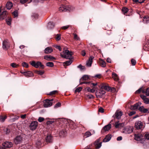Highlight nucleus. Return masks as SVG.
Listing matches in <instances>:
<instances>
[{
    "mask_svg": "<svg viewBox=\"0 0 149 149\" xmlns=\"http://www.w3.org/2000/svg\"><path fill=\"white\" fill-rule=\"evenodd\" d=\"M135 139L137 141H142L149 139V133L148 132H145L143 136L141 134H135Z\"/></svg>",
    "mask_w": 149,
    "mask_h": 149,
    "instance_id": "f257e3e1",
    "label": "nucleus"
},
{
    "mask_svg": "<svg viewBox=\"0 0 149 149\" xmlns=\"http://www.w3.org/2000/svg\"><path fill=\"white\" fill-rule=\"evenodd\" d=\"M61 56L63 58L67 59H70L72 58V56L73 53L71 52H70L68 50H65L63 51L61 53Z\"/></svg>",
    "mask_w": 149,
    "mask_h": 149,
    "instance_id": "f03ea898",
    "label": "nucleus"
},
{
    "mask_svg": "<svg viewBox=\"0 0 149 149\" xmlns=\"http://www.w3.org/2000/svg\"><path fill=\"white\" fill-rule=\"evenodd\" d=\"M30 63L32 66L36 68H38L39 67L40 68L43 69L45 68V66L42 64L41 63L40 61L36 62L35 61H33L30 62Z\"/></svg>",
    "mask_w": 149,
    "mask_h": 149,
    "instance_id": "7ed1b4c3",
    "label": "nucleus"
},
{
    "mask_svg": "<svg viewBox=\"0 0 149 149\" xmlns=\"http://www.w3.org/2000/svg\"><path fill=\"white\" fill-rule=\"evenodd\" d=\"M149 88H148L146 89H143L142 87L141 88L135 92V93L136 94H139L141 91H142L143 93L148 96H149Z\"/></svg>",
    "mask_w": 149,
    "mask_h": 149,
    "instance_id": "20e7f679",
    "label": "nucleus"
},
{
    "mask_svg": "<svg viewBox=\"0 0 149 149\" xmlns=\"http://www.w3.org/2000/svg\"><path fill=\"white\" fill-rule=\"evenodd\" d=\"M133 129L132 126H128L123 129V132L126 134H130L133 132Z\"/></svg>",
    "mask_w": 149,
    "mask_h": 149,
    "instance_id": "39448f33",
    "label": "nucleus"
},
{
    "mask_svg": "<svg viewBox=\"0 0 149 149\" xmlns=\"http://www.w3.org/2000/svg\"><path fill=\"white\" fill-rule=\"evenodd\" d=\"M106 93L105 91L100 88V89L96 91L95 94L97 97H101Z\"/></svg>",
    "mask_w": 149,
    "mask_h": 149,
    "instance_id": "423d86ee",
    "label": "nucleus"
},
{
    "mask_svg": "<svg viewBox=\"0 0 149 149\" xmlns=\"http://www.w3.org/2000/svg\"><path fill=\"white\" fill-rule=\"evenodd\" d=\"M10 44L8 40H5L3 43V48L5 50H7L10 47Z\"/></svg>",
    "mask_w": 149,
    "mask_h": 149,
    "instance_id": "0eeeda50",
    "label": "nucleus"
},
{
    "mask_svg": "<svg viewBox=\"0 0 149 149\" xmlns=\"http://www.w3.org/2000/svg\"><path fill=\"white\" fill-rule=\"evenodd\" d=\"M100 138L98 139L95 141L94 143L95 148L96 149H99L102 146V142L100 141Z\"/></svg>",
    "mask_w": 149,
    "mask_h": 149,
    "instance_id": "6e6552de",
    "label": "nucleus"
},
{
    "mask_svg": "<svg viewBox=\"0 0 149 149\" xmlns=\"http://www.w3.org/2000/svg\"><path fill=\"white\" fill-rule=\"evenodd\" d=\"M135 127L137 130L142 129L143 128L142 123L140 121L136 122L135 124Z\"/></svg>",
    "mask_w": 149,
    "mask_h": 149,
    "instance_id": "1a4fd4ad",
    "label": "nucleus"
},
{
    "mask_svg": "<svg viewBox=\"0 0 149 149\" xmlns=\"http://www.w3.org/2000/svg\"><path fill=\"white\" fill-rule=\"evenodd\" d=\"M38 125V122L37 121L32 122L30 126V129L32 130H35Z\"/></svg>",
    "mask_w": 149,
    "mask_h": 149,
    "instance_id": "9d476101",
    "label": "nucleus"
},
{
    "mask_svg": "<svg viewBox=\"0 0 149 149\" xmlns=\"http://www.w3.org/2000/svg\"><path fill=\"white\" fill-rule=\"evenodd\" d=\"M53 100V99H52L50 100L49 99H46L45 100V102L43 105L44 107H48L51 106L52 104V101Z\"/></svg>",
    "mask_w": 149,
    "mask_h": 149,
    "instance_id": "9b49d317",
    "label": "nucleus"
},
{
    "mask_svg": "<svg viewBox=\"0 0 149 149\" xmlns=\"http://www.w3.org/2000/svg\"><path fill=\"white\" fill-rule=\"evenodd\" d=\"M22 138L20 136H17L14 139V142L16 144H18L21 143L22 141Z\"/></svg>",
    "mask_w": 149,
    "mask_h": 149,
    "instance_id": "f8f14e48",
    "label": "nucleus"
},
{
    "mask_svg": "<svg viewBox=\"0 0 149 149\" xmlns=\"http://www.w3.org/2000/svg\"><path fill=\"white\" fill-rule=\"evenodd\" d=\"M125 125L124 123H120L119 121H116L115 123L114 126L116 128H121Z\"/></svg>",
    "mask_w": 149,
    "mask_h": 149,
    "instance_id": "ddd939ff",
    "label": "nucleus"
},
{
    "mask_svg": "<svg viewBox=\"0 0 149 149\" xmlns=\"http://www.w3.org/2000/svg\"><path fill=\"white\" fill-rule=\"evenodd\" d=\"M123 113L121 111H116L115 114L114 118L119 119L120 118Z\"/></svg>",
    "mask_w": 149,
    "mask_h": 149,
    "instance_id": "4468645a",
    "label": "nucleus"
},
{
    "mask_svg": "<svg viewBox=\"0 0 149 149\" xmlns=\"http://www.w3.org/2000/svg\"><path fill=\"white\" fill-rule=\"evenodd\" d=\"M3 146L6 148H10L12 146L13 144L11 142L9 141H6L3 144Z\"/></svg>",
    "mask_w": 149,
    "mask_h": 149,
    "instance_id": "2eb2a0df",
    "label": "nucleus"
},
{
    "mask_svg": "<svg viewBox=\"0 0 149 149\" xmlns=\"http://www.w3.org/2000/svg\"><path fill=\"white\" fill-rule=\"evenodd\" d=\"M68 10H69L68 7L63 5L61 6L59 9V10L60 12H65Z\"/></svg>",
    "mask_w": 149,
    "mask_h": 149,
    "instance_id": "dca6fc26",
    "label": "nucleus"
},
{
    "mask_svg": "<svg viewBox=\"0 0 149 149\" xmlns=\"http://www.w3.org/2000/svg\"><path fill=\"white\" fill-rule=\"evenodd\" d=\"M8 13L6 11L3 12L0 15V20H2L6 17Z\"/></svg>",
    "mask_w": 149,
    "mask_h": 149,
    "instance_id": "f3484780",
    "label": "nucleus"
},
{
    "mask_svg": "<svg viewBox=\"0 0 149 149\" xmlns=\"http://www.w3.org/2000/svg\"><path fill=\"white\" fill-rule=\"evenodd\" d=\"M94 58V57L93 56H90L88 60L87 61L86 65L87 66L89 67H91L92 63V60Z\"/></svg>",
    "mask_w": 149,
    "mask_h": 149,
    "instance_id": "a211bd4d",
    "label": "nucleus"
},
{
    "mask_svg": "<svg viewBox=\"0 0 149 149\" xmlns=\"http://www.w3.org/2000/svg\"><path fill=\"white\" fill-rule=\"evenodd\" d=\"M100 88L102 90H105L107 91H110L111 87L107 86L105 84H102Z\"/></svg>",
    "mask_w": 149,
    "mask_h": 149,
    "instance_id": "6ab92c4d",
    "label": "nucleus"
},
{
    "mask_svg": "<svg viewBox=\"0 0 149 149\" xmlns=\"http://www.w3.org/2000/svg\"><path fill=\"white\" fill-rule=\"evenodd\" d=\"M53 51V49L51 47H48L46 48L44 50V52L46 54H50Z\"/></svg>",
    "mask_w": 149,
    "mask_h": 149,
    "instance_id": "aec40b11",
    "label": "nucleus"
},
{
    "mask_svg": "<svg viewBox=\"0 0 149 149\" xmlns=\"http://www.w3.org/2000/svg\"><path fill=\"white\" fill-rule=\"evenodd\" d=\"M44 59L48 61H51L53 59H55V58L52 56L46 55L44 56Z\"/></svg>",
    "mask_w": 149,
    "mask_h": 149,
    "instance_id": "412c9836",
    "label": "nucleus"
},
{
    "mask_svg": "<svg viewBox=\"0 0 149 149\" xmlns=\"http://www.w3.org/2000/svg\"><path fill=\"white\" fill-rule=\"evenodd\" d=\"M140 96L141 98L143 100L145 103L147 104L149 103V100L148 98H146L145 96L144 95H141Z\"/></svg>",
    "mask_w": 149,
    "mask_h": 149,
    "instance_id": "4be33fe9",
    "label": "nucleus"
},
{
    "mask_svg": "<svg viewBox=\"0 0 149 149\" xmlns=\"http://www.w3.org/2000/svg\"><path fill=\"white\" fill-rule=\"evenodd\" d=\"M141 102H139L135 104L134 105L131 107V109L133 110H136L138 109L139 105H141Z\"/></svg>",
    "mask_w": 149,
    "mask_h": 149,
    "instance_id": "5701e85b",
    "label": "nucleus"
},
{
    "mask_svg": "<svg viewBox=\"0 0 149 149\" xmlns=\"http://www.w3.org/2000/svg\"><path fill=\"white\" fill-rule=\"evenodd\" d=\"M111 138V135L108 134L103 139V142H106L110 141Z\"/></svg>",
    "mask_w": 149,
    "mask_h": 149,
    "instance_id": "b1692460",
    "label": "nucleus"
},
{
    "mask_svg": "<svg viewBox=\"0 0 149 149\" xmlns=\"http://www.w3.org/2000/svg\"><path fill=\"white\" fill-rule=\"evenodd\" d=\"M13 6V3L10 1L8 2L6 5V8L8 10H10Z\"/></svg>",
    "mask_w": 149,
    "mask_h": 149,
    "instance_id": "393cba45",
    "label": "nucleus"
},
{
    "mask_svg": "<svg viewBox=\"0 0 149 149\" xmlns=\"http://www.w3.org/2000/svg\"><path fill=\"white\" fill-rule=\"evenodd\" d=\"M113 78L116 81H118L119 80V77L118 75L115 73L113 72L112 74Z\"/></svg>",
    "mask_w": 149,
    "mask_h": 149,
    "instance_id": "a878e982",
    "label": "nucleus"
},
{
    "mask_svg": "<svg viewBox=\"0 0 149 149\" xmlns=\"http://www.w3.org/2000/svg\"><path fill=\"white\" fill-rule=\"evenodd\" d=\"M69 127L71 129H74L76 128V126L75 124L74 123L72 122H70L69 125Z\"/></svg>",
    "mask_w": 149,
    "mask_h": 149,
    "instance_id": "bb28decb",
    "label": "nucleus"
},
{
    "mask_svg": "<svg viewBox=\"0 0 149 149\" xmlns=\"http://www.w3.org/2000/svg\"><path fill=\"white\" fill-rule=\"evenodd\" d=\"M146 41H148V40H147L146 38ZM148 42L147 43H146L143 47V49L146 51H148L149 50V46L148 45Z\"/></svg>",
    "mask_w": 149,
    "mask_h": 149,
    "instance_id": "cd10ccee",
    "label": "nucleus"
},
{
    "mask_svg": "<svg viewBox=\"0 0 149 149\" xmlns=\"http://www.w3.org/2000/svg\"><path fill=\"white\" fill-rule=\"evenodd\" d=\"M111 125L110 124H109L108 125L105 126L103 128V130L105 131H108L111 128Z\"/></svg>",
    "mask_w": 149,
    "mask_h": 149,
    "instance_id": "c85d7f7f",
    "label": "nucleus"
},
{
    "mask_svg": "<svg viewBox=\"0 0 149 149\" xmlns=\"http://www.w3.org/2000/svg\"><path fill=\"white\" fill-rule=\"evenodd\" d=\"M99 63L101 66L103 67H105L106 66V62L102 59H100Z\"/></svg>",
    "mask_w": 149,
    "mask_h": 149,
    "instance_id": "c756f323",
    "label": "nucleus"
},
{
    "mask_svg": "<svg viewBox=\"0 0 149 149\" xmlns=\"http://www.w3.org/2000/svg\"><path fill=\"white\" fill-rule=\"evenodd\" d=\"M149 17L148 16H145L143 17V22L144 23L147 24L148 23Z\"/></svg>",
    "mask_w": 149,
    "mask_h": 149,
    "instance_id": "7c9ffc66",
    "label": "nucleus"
},
{
    "mask_svg": "<svg viewBox=\"0 0 149 149\" xmlns=\"http://www.w3.org/2000/svg\"><path fill=\"white\" fill-rule=\"evenodd\" d=\"M52 137L51 135H48L46 138V141L47 142L50 143L52 141Z\"/></svg>",
    "mask_w": 149,
    "mask_h": 149,
    "instance_id": "2f4dec72",
    "label": "nucleus"
},
{
    "mask_svg": "<svg viewBox=\"0 0 149 149\" xmlns=\"http://www.w3.org/2000/svg\"><path fill=\"white\" fill-rule=\"evenodd\" d=\"M54 26V24L52 22H49L48 23L47 27L49 29L53 28Z\"/></svg>",
    "mask_w": 149,
    "mask_h": 149,
    "instance_id": "473e14b6",
    "label": "nucleus"
},
{
    "mask_svg": "<svg viewBox=\"0 0 149 149\" xmlns=\"http://www.w3.org/2000/svg\"><path fill=\"white\" fill-rule=\"evenodd\" d=\"M89 79V77L88 75H84L82 77L81 80L82 79L83 80H88Z\"/></svg>",
    "mask_w": 149,
    "mask_h": 149,
    "instance_id": "72a5a7b5",
    "label": "nucleus"
},
{
    "mask_svg": "<svg viewBox=\"0 0 149 149\" xmlns=\"http://www.w3.org/2000/svg\"><path fill=\"white\" fill-rule=\"evenodd\" d=\"M25 76L26 77H30L32 76L33 74L32 72L29 71L26 72Z\"/></svg>",
    "mask_w": 149,
    "mask_h": 149,
    "instance_id": "f704fd0d",
    "label": "nucleus"
},
{
    "mask_svg": "<svg viewBox=\"0 0 149 149\" xmlns=\"http://www.w3.org/2000/svg\"><path fill=\"white\" fill-rule=\"evenodd\" d=\"M6 22L8 25L11 24V18L10 17H8L6 19Z\"/></svg>",
    "mask_w": 149,
    "mask_h": 149,
    "instance_id": "c9c22d12",
    "label": "nucleus"
},
{
    "mask_svg": "<svg viewBox=\"0 0 149 149\" xmlns=\"http://www.w3.org/2000/svg\"><path fill=\"white\" fill-rule=\"evenodd\" d=\"M128 9L126 7H123L122 9V12L125 15L128 11Z\"/></svg>",
    "mask_w": 149,
    "mask_h": 149,
    "instance_id": "e433bc0d",
    "label": "nucleus"
},
{
    "mask_svg": "<svg viewBox=\"0 0 149 149\" xmlns=\"http://www.w3.org/2000/svg\"><path fill=\"white\" fill-rule=\"evenodd\" d=\"M72 62V61L71 60H70L64 63V64H65L66 66L70 65Z\"/></svg>",
    "mask_w": 149,
    "mask_h": 149,
    "instance_id": "4c0bfd02",
    "label": "nucleus"
},
{
    "mask_svg": "<svg viewBox=\"0 0 149 149\" xmlns=\"http://www.w3.org/2000/svg\"><path fill=\"white\" fill-rule=\"evenodd\" d=\"M35 72L37 74L41 75L44 73V71L36 70L35 71Z\"/></svg>",
    "mask_w": 149,
    "mask_h": 149,
    "instance_id": "58836bf2",
    "label": "nucleus"
},
{
    "mask_svg": "<svg viewBox=\"0 0 149 149\" xmlns=\"http://www.w3.org/2000/svg\"><path fill=\"white\" fill-rule=\"evenodd\" d=\"M3 131L6 134H8L10 132V130L9 129L7 128H5L3 129Z\"/></svg>",
    "mask_w": 149,
    "mask_h": 149,
    "instance_id": "ea45409f",
    "label": "nucleus"
},
{
    "mask_svg": "<svg viewBox=\"0 0 149 149\" xmlns=\"http://www.w3.org/2000/svg\"><path fill=\"white\" fill-rule=\"evenodd\" d=\"M66 132L64 130L61 131L59 133V135L61 136H64L65 135Z\"/></svg>",
    "mask_w": 149,
    "mask_h": 149,
    "instance_id": "a19ab883",
    "label": "nucleus"
},
{
    "mask_svg": "<svg viewBox=\"0 0 149 149\" xmlns=\"http://www.w3.org/2000/svg\"><path fill=\"white\" fill-rule=\"evenodd\" d=\"M7 118V116H0V121L1 122H3Z\"/></svg>",
    "mask_w": 149,
    "mask_h": 149,
    "instance_id": "79ce46f5",
    "label": "nucleus"
},
{
    "mask_svg": "<svg viewBox=\"0 0 149 149\" xmlns=\"http://www.w3.org/2000/svg\"><path fill=\"white\" fill-rule=\"evenodd\" d=\"M46 66L48 67H52L54 66V63L52 62H49L46 63Z\"/></svg>",
    "mask_w": 149,
    "mask_h": 149,
    "instance_id": "37998d69",
    "label": "nucleus"
},
{
    "mask_svg": "<svg viewBox=\"0 0 149 149\" xmlns=\"http://www.w3.org/2000/svg\"><path fill=\"white\" fill-rule=\"evenodd\" d=\"M61 38V34H57L56 36V39L57 41L59 40Z\"/></svg>",
    "mask_w": 149,
    "mask_h": 149,
    "instance_id": "c03bdc74",
    "label": "nucleus"
},
{
    "mask_svg": "<svg viewBox=\"0 0 149 149\" xmlns=\"http://www.w3.org/2000/svg\"><path fill=\"white\" fill-rule=\"evenodd\" d=\"M82 88L81 87H78L77 88L75 91V93H79L82 89Z\"/></svg>",
    "mask_w": 149,
    "mask_h": 149,
    "instance_id": "a18cd8bd",
    "label": "nucleus"
},
{
    "mask_svg": "<svg viewBox=\"0 0 149 149\" xmlns=\"http://www.w3.org/2000/svg\"><path fill=\"white\" fill-rule=\"evenodd\" d=\"M91 133L89 132H86L84 136H86V137H88L91 135Z\"/></svg>",
    "mask_w": 149,
    "mask_h": 149,
    "instance_id": "49530a36",
    "label": "nucleus"
},
{
    "mask_svg": "<svg viewBox=\"0 0 149 149\" xmlns=\"http://www.w3.org/2000/svg\"><path fill=\"white\" fill-rule=\"evenodd\" d=\"M73 34L74 36V40H80L79 38L77 36V35L76 33H74Z\"/></svg>",
    "mask_w": 149,
    "mask_h": 149,
    "instance_id": "de8ad7c7",
    "label": "nucleus"
},
{
    "mask_svg": "<svg viewBox=\"0 0 149 149\" xmlns=\"http://www.w3.org/2000/svg\"><path fill=\"white\" fill-rule=\"evenodd\" d=\"M10 65L13 68H16L19 66V65L18 64H17L15 63H11Z\"/></svg>",
    "mask_w": 149,
    "mask_h": 149,
    "instance_id": "09e8293b",
    "label": "nucleus"
},
{
    "mask_svg": "<svg viewBox=\"0 0 149 149\" xmlns=\"http://www.w3.org/2000/svg\"><path fill=\"white\" fill-rule=\"evenodd\" d=\"M22 66L24 67L27 68L29 67L28 64L25 62H24L22 63Z\"/></svg>",
    "mask_w": 149,
    "mask_h": 149,
    "instance_id": "8fccbe9b",
    "label": "nucleus"
},
{
    "mask_svg": "<svg viewBox=\"0 0 149 149\" xmlns=\"http://www.w3.org/2000/svg\"><path fill=\"white\" fill-rule=\"evenodd\" d=\"M58 91H54L52 92H51L49 94H48V95H52L55 94L57 93Z\"/></svg>",
    "mask_w": 149,
    "mask_h": 149,
    "instance_id": "3c124183",
    "label": "nucleus"
},
{
    "mask_svg": "<svg viewBox=\"0 0 149 149\" xmlns=\"http://www.w3.org/2000/svg\"><path fill=\"white\" fill-rule=\"evenodd\" d=\"M131 62L132 65H135L136 63V60L133 59H132L131 60Z\"/></svg>",
    "mask_w": 149,
    "mask_h": 149,
    "instance_id": "603ef678",
    "label": "nucleus"
},
{
    "mask_svg": "<svg viewBox=\"0 0 149 149\" xmlns=\"http://www.w3.org/2000/svg\"><path fill=\"white\" fill-rule=\"evenodd\" d=\"M44 120V118L42 117H40L38 119V121L40 122L43 121Z\"/></svg>",
    "mask_w": 149,
    "mask_h": 149,
    "instance_id": "864d4df0",
    "label": "nucleus"
},
{
    "mask_svg": "<svg viewBox=\"0 0 149 149\" xmlns=\"http://www.w3.org/2000/svg\"><path fill=\"white\" fill-rule=\"evenodd\" d=\"M70 25H67L62 27L61 29H63L65 30L68 29L69 27H70Z\"/></svg>",
    "mask_w": 149,
    "mask_h": 149,
    "instance_id": "5fc2aeb1",
    "label": "nucleus"
},
{
    "mask_svg": "<svg viewBox=\"0 0 149 149\" xmlns=\"http://www.w3.org/2000/svg\"><path fill=\"white\" fill-rule=\"evenodd\" d=\"M13 15L15 17H17L18 16V13L17 11H15L13 13Z\"/></svg>",
    "mask_w": 149,
    "mask_h": 149,
    "instance_id": "6e6d98bb",
    "label": "nucleus"
},
{
    "mask_svg": "<svg viewBox=\"0 0 149 149\" xmlns=\"http://www.w3.org/2000/svg\"><path fill=\"white\" fill-rule=\"evenodd\" d=\"M61 105V104L59 103L58 102L54 106V108H57L58 107H60Z\"/></svg>",
    "mask_w": 149,
    "mask_h": 149,
    "instance_id": "4d7b16f0",
    "label": "nucleus"
},
{
    "mask_svg": "<svg viewBox=\"0 0 149 149\" xmlns=\"http://www.w3.org/2000/svg\"><path fill=\"white\" fill-rule=\"evenodd\" d=\"M55 47L56 49L59 50V51H61V48L60 46L56 45Z\"/></svg>",
    "mask_w": 149,
    "mask_h": 149,
    "instance_id": "13d9d810",
    "label": "nucleus"
},
{
    "mask_svg": "<svg viewBox=\"0 0 149 149\" xmlns=\"http://www.w3.org/2000/svg\"><path fill=\"white\" fill-rule=\"evenodd\" d=\"M99 111L101 113H103L104 112V109L102 107H100L99 109Z\"/></svg>",
    "mask_w": 149,
    "mask_h": 149,
    "instance_id": "bf43d9fd",
    "label": "nucleus"
},
{
    "mask_svg": "<svg viewBox=\"0 0 149 149\" xmlns=\"http://www.w3.org/2000/svg\"><path fill=\"white\" fill-rule=\"evenodd\" d=\"M136 112L134 111L131 112L129 114V115L130 116H132Z\"/></svg>",
    "mask_w": 149,
    "mask_h": 149,
    "instance_id": "052dcab7",
    "label": "nucleus"
},
{
    "mask_svg": "<svg viewBox=\"0 0 149 149\" xmlns=\"http://www.w3.org/2000/svg\"><path fill=\"white\" fill-rule=\"evenodd\" d=\"M84 67L81 64L77 66V68L80 69L81 70H83L84 68H83Z\"/></svg>",
    "mask_w": 149,
    "mask_h": 149,
    "instance_id": "680f3d73",
    "label": "nucleus"
},
{
    "mask_svg": "<svg viewBox=\"0 0 149 149\" xmlns=\"http://www.w3.org/2000/svg\"><path fill=\"white\" fill-rule=\"evenodd\" d=\"M144 109V107L143 106H142L141 107H140L139 108V111H141V112L142 111V110H143Z\"/></svg>",
    "mask_w": 149,
    "mask_h": 149,
    "instance_id": "e2e57ef3",
    "label": "nucleus"
},
{
    "mask_svg": "<svg viewBox=\"0 0 149 149\" xmlns=\"http://www.w3.org/2000/svg\"><path fill=\"white\" fill-rule=\"evenodd\" d=\"M28 0H20V2L22 4L26 3Z\"/></svg>",
    "mask_w": 149,
    "mask_h": 149,
    "instance_id": "0e129e2a",
    "label": "nucleus"
},
{
    "mask_svg": "<svg viewBox=\"0 0 149 149\" xmlns=\"http://www.w3.org/2000/svg\"><path fill=\"white\" fill-rule=\"evenodd\" d=\"M148 110L147 109L144 108L143 109V110H142V112H143V113H146L148 112Z\"/></svg>",
    "mask_w": 149,
    "mask_h": 149,
    "instance_id": "69168bd1",
    "label": "nucleus"
},
{
    "mask_svg": "<svg viewBox=\"0 0 149 149\" xmlns=\"http://www.w3.org/2000/svg\"><path fill=\"white\" fill-rule=\"evenodd\" d=\"M110 91H111L112 92H114L116 91V89L114 87H113L112 88L111 87V89Z\"/></svg>",
    "mask_w": 149,
    "mask_h": 149,
    "instance_id": "338daca9",
    "label": "nucleus"
},
{
    "mask_svg": "<svg viewBox=\"0 0 149 149\" xmlns=\"http://www.w3.org/2000/svg\"><path fill=\"white\" fill-rule=\"evenodd\" d=\"M88 97L89 99L93 98L94 97V96L91 94L88 95Z\"/></svg>",
    "mask_w": 149,
    "mask_h": 149,
    "instance_id": "774afa93",
    "label": "nucleus"
}]
</instances>
